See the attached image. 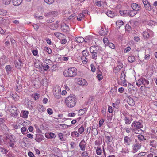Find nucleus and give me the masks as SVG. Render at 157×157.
<instances>
[{
    "label": "nucleus",
    "instance_id": "f704fd0d",
    "mask_svg": "<svg viewBox=\"0 0 157 157\" xmlns=\"http://www.w3.org/2000/svg\"><path fill=\"white\" fill-rule=\"evenodd\" d=\"M137 137L139 140L141 141L146 140L144 138V136L140 134L138 135Z\"/></svg>",
    "mask_w": 157,
    "mask_h": 157
},
{
    "label": "nucleus",
    "instance_id": "338daca9",
    "mask_svg": "<svg viewBox=\"0 0 157 157\" xmlns=\"http://www.w3.org/2000/svg\"><path fill=\"white\" fill-rule=\"evenodd\" d=\"M32 53L34 56H36L38 54V51L37 50H33L32 51Z\"/></svg>",
    "mask_w": 157,
    "mask_h": 157
},
{
    "label": "nucleus",
    "instance_id": "412c9836",
    "mask_svg": "<svg viewBox=\"0 0 157 157\" xmlns=\"http://www.w3.org/2000/svg\"><path fill=\"white\" fill-rule=\"evenodd\" d=\"M23 0H13V4L15 6L20 5L22 2Z\"/></svg>",
    "mask_w": 157,
    "mask_h": 157
},
{
    "label": "nucleus",
    "instance_id": "e2e57ef3",
    "mask_svg": "<svg viewBox=\"0 0 157 157\" xmlns=\"http://www.w3.org/2000/svg\"><path fill=\"white\" fill-rule=\"evenodd\" d=\"M97 77L98 80L99 81L101 80L103 78V77L102 76V75L101 74H98L97 75Z\"/></svg>",
    "mask_w": 157,
    "mask_h": 157
},
{
    "label": "nucleus",
    "instance_id": "423d86ee",
    "mask_svg": "<svg viewBox=\"0 0 157 157\" xmlns=\"http://www.w3.org/2000/svg\"><path fill=\"white\" fill-rule=\"evenodd\" d=\"M131 6L133 10L137 11L138 13L142 9L140 4H137L135 3H132L131 4Z\"/></svg>",
    "mask_w": 157,
    "mask_h": 157
},
{
    "label": "nucleus",
    "instance_id": "6e6552de",
    "mask_svg": "<svg viewBox=\"0 0 157 157\" xmlns=\"http://www.w3.org/2000/svg\"><path fill=\"white\" fill-rule=\"evenodd\" d=\"M10 111L11 114L15 117H17L18 114L17 113V109L15 106H12L10 109Z\"/></svg>",
    "mask_w": 157,
    "mask_h": 157
},
{
    "label": "nucleus",
    "instance_id": "49530a36",
    "mask_svg": "<svg viewBox=\"0 0 157 157\" xmlns=\"http://www.w3.org/2000/svg\"><path fill=\"white\" fill-rule=\"evenodd\" d=\"M125 29L126 31H129L131 29V27L128 24H127L125 27Z\"/></svg>",
    "mask_w": 157,
    "mask_h": 157
},
{
    "label": "nucleus",
    "instance_id": "f03ea898",
    "mask_svg": "<svg viewBox=\"0 0 157 157\" xmlns=\"http://www.w3.org/2000/svg\"><path fill=\"white\" fill-rule=\"evenodd\" d=\"M77 71L75 68L71 67L64 71L63 75L66 77H73L77 75Z\"/></svg>",
    "mask_w": 157,
    "mask_h": 157
},
{
    "label": "nucleus",
    "instance_id": "ddd939ff",
    "mask_svg": "<svg viewBox=\"0 0 157 157\" xmlns=\"http://www.w3.org/2000/svg\"><path fill=\"white\" fill-rule=\"evenodd\" d=\"M79 146L80 149L82 151H84L86 148V144H85L84 140H82L80 143Z\"/></svg>",
    "mask_w": 157,
    "mask_h": 157
},
{
    "label": "nucleus",
    "instance_id": "c03bdc74",
    "mask_svg": "<svg viewBox=\"0 0 157 157\" xmlns=\"http://www.w3.org/2000/svg\"><path fill=\"white\" fill-rule=\"evenodd\" d=\"M84 16V14L82 13H80L79 14L78 16L77 17V19L78 21H81V18H82Z\"/></svg>",
    "mask_w": 157,
    "mask_h": 157
},
{
    "label": "nucleus",
    "instance_id": "1a4fd4ad",
    "mask_svg": "<svg viewBox=\"0 0 157 157\" xmlns=\"http://www.w3.org/2000/svg\"><path fill=\"white\" fill-rule=\"evenodd\" d=\"M16 139V138L14 135L9 134L6 135V139H8L10 140L9 143L15 142Z\"/></svg>",
    "mask_w": 157,
    "mask_h": 157
},
{
    "label": "nucleus",
    "instance_id": "2f4dec72",
    "mask_svg": "<svg viewBox=\"0 0 157 157\" xmlns=\"http://www.w3.org/2000/svg\"><path fill=\"white\" fill-rule=\"evenodd\" d=\"M128 60L129 62L132 63L135 60V58L133 56H130L128 57Z\"/></svg>",
    "mask_w": 157,
    "mask_h": 157
},
{
    "label": "nucleus",
    "instance_id": "69168bd1",
    "mask_svg": "<svg viewBox=\"0 0 157 157\" xmlns=\"http://www.w3.org/2000/svg\"><path fill=\"white\" fill-rule=\"evenodd\" d=\"M131 49V48L130 47L128 46L126 47L124 51V52L125 53H127L130 51Z\"/></svg>",
    "mask_w": 157,
    "mask_h": 157
},
{
    "label": "nucleus",
    "instance_id": "4be33fe9",
    "mask_svg": "<svg viewBox=\"0 0 157 157\" xmlns=\"http://www.w3.org/2000/svg\"><path fill=\"white\" fill-rule=\"evenodd\" d=\"M57 15V12L56 11H52L49 12L48 13V16L49 17H54Z\"/></svg>",
    "mask_w": 157,
    "mask_h": 157
},
{
    "label": "nucleus",
    "instance_id": "6ab92c4d",
    "mask_svg": "<svg viewBox=\"0 0 157 157\" xmlns=\"http://www.w3.org/2000/svg\"><path fill=\"white\" fill-rule=\"evenodd\" d=\"M124 120L125 121V124L128 125L130 124L131 121H132V118L129 119L128 117H125Z\"/></svg>",
    "mask_w": 157,
    "mask_h": 157
},
{
    "label": "nucleus",
    "instance_id": "58836bf2",
    "mask_svg": "<svg viewBox=\"0 0 157 157\" xmlns=\"http://www.w3.org/2000/svg\"><path fill=\"white\" fill-rule=\"evenodd\" d=\"M96 152L97 155H101V148L97 147V149L96 150Z\"/></svg>",
    "mask_w": 157,
    "mask_h": 157
},
{
    "label": "nucleus",
    "instance_id": "393cba45",
    "mask_svg": "<svg viewBox=\"0 0 157 157\" xmlns=\"http://www.w3.org/2000/svg\"><path fill=\"white\" fill-rule=\"evenodd\" d=\"M141 80H142V84L144 85H148L149 84V81L145 78H141Z\"/></svg>",
    "mask_w": 157,
    "mask_h": 157
},
{
    "label": "nucleus",
    "instance_id": "9d476101",
    "mask_svg": "<svg viewBox=\"0 0 157 157\" xmlns=\"http://www.w3.org/2000/svg\"><path fill=\"white\" fill-rule=\"evenodd\" d=\"M53 94L55 97L57 99H60L61 97V90L59 89L55 90L53 91Z\"/></svg>",
    "mask_w": 157,
    "mask_h": 157
},
{
    "label": "nucleus",
    "instance_id": "09e8293b",
    "mask_svg": "<svg viewBox=\"0 0 157 157\" xmlns=\"http://www.w3.org/2000/svg\"><path fill=\"white\" fill-rule=\"evenodd\" d=\"M46 3L48 4H51L54 2V0H44Z\"/></svg>",
    "mask_w": 157,
    "mask_h": 157
},
{
    "label": "nucleus",
    "instance_id": "de8ad7c7",
    "mask_svg": "<svg viewBox=\"0 0 157 157\" xmlns=\"http://www.w3.org/2000/svg\"><path fill=\"white\" fill-rule=\"evenodd\" d=\"M44 49L46 50V52L48 54H51L52 53V51L51 49L48 47H45L44 48Z\"/></svg>",
    "mask_w": 157,
    "mask_h": 157
},
{
    "label": "nucleus",
    "instance_id": "7ed1b4c3",
    "mask_svg": "<svg viewBox=\"0 0 157 157\" xmlns=\"http://www.w3.org/2000/svg\"><path fill=\"white\" fill-rule=\"evenodd\" d=\"M90 52L92 54V59L94 60L97 59V57L99 55V52L98 47L95 46H92L90 48Z\"/></svg>",
    "mask_w": 157,
    "mask_h": 157
},
{
    "label": "nucleus",
    "instance_id": "bf43d9fd",
    "mask_svg": "<svg viewBox=\"0 0 157 157\" xmlns=\"http://www.w3.org/2000/svg\"><path fill=\"white\" fill-rule=\"evenodd\" d=\"M35 140L38 142H39V134H36Z\"/></svg>",
    "mask_w": 157,
    "mask_h": 157
},
{
    "label": "nucleus",
    "instance_id": "680f3d73",
    "mask_svg": "<svg viewBox=\"0 0 157 157\" xmlns=\"http://www.w3.org/2000/svg\"><path fill=\"white\" fill-rule=\"evenodd\" d=\"M73 134H74L75 136H76V137H78L79 136V133L77 131L73 132L72 133L71 135H72Z\"/></svg>",
    "mask_w": 157,
    "mask_h": 157
},
{
    "label": "nucleus",
    "instance_id": "c9c22d12",
    "mask_svg": "<svg viewBox=\"0 0 157 157\" xmlns=\"http://www.w3.org/2000/svg\"><path fill=\"white\" fill-rule=\"evenodd\" d=\"M143 37L145 38H148L149 37L148 33L146 31H144L143 32Z\"/></svg>",
    "mask_w": 157,
    "mask_h": 157
},
{
    "label": "nucleus",
    "instance_id": "4c0bfd02",
    "mask_svg": "<svg viewBox=\"0 0 157 157\" xmlns=\"http://www.w3.org/2000/svg\"><path fill=\"white\" fill-rule=\"evenodd\" d=\"M78 131L79 132V133L82 134L84 131V128L83 126H81L78 130Z\"/></svg>",
    "mask_w": 157,
    "mask_h": 157
},
{
    "label": "nucleus",
    "instance_id": "4468645a",
    "mask_svg": "<svg viewBox=\"0 0 157 157\" xmlns=\"http://www.w3.org/2000/svg\"><path fill=\"white\" fill-rule=\"evenodd\" d=\"M75 41L77 43H82L85 41V40L82 37L79 36L76 37L75 39Z\"/></svg>",
    "mask_w": 157,
    "mask_h": 157
},
{
    "label": "nucleus",
    "instance_id": "603ef678",
    "mask_svg": "<svg viewBox=\"0 0 157 157\" xmlns=\"http://www.w3.org/2000/svg\"><path fill=\"white\" fill-rule=\"evenodd\" d=\"M107 31H103V30H101L99 32V33H100V34L101 35V36H105L107 34Z\"/></svg>",
    "mask_w": 157,
    "mask_h": 157
},
{
    "label": "nucleus",
    "instance_id": "aec40b11",
    "mask_svg": "<svg viewBox=\"0 0 157 157\" xmlns=\"http://www.w3.org/2000/svg\"><path fill=\"white\" fill-rule=\"evenodd\" d=\"M131 141V139L129 138L128 136H125L124 137V141L125 143H127L128 145H130V142Z\"/></svg>",
    "mask_w": 157,
    "mask_h": 157
},
{
    "label": "nucleus",
    "instance_id": "7c9ffc66",
    "mask_svg": "<svg viewBox=\"0 0 157 157\" xmlns=\"http://www.w3.org/2000/svg\"><path fill=\"white\" fill-rule=\"evenodd\" d=\"M150 145L154 148H156L157 146L156 142L155 141V140L151 141L150 142Z\"/></svg>",
    "mask_w": 157,
    "mask_h": 157
},
{
    "label": "nucleus",
    "instance_id": "5fc2aeb1",
    "mask_svg": "<svg viewBox=\"0 0 157 157\" xmlns=\"http://www.w3.org/2000/svg\"><path fill=\"white\" fill-rule=\"evenodd\" d=\"M75 17V14L74 13L72 14L71 16H69L68 17V19L71 20L74 19Z\"/></svg>",
    "mask_w": 157,
    "mask_h": 157
},
{
    "label": "nucleus",
    "instance_id": "f257e3e1",
    "mask_svg": "<svg viewBox=\"0 0 157 157\" xmlns=\"http://www.w3.org/2000/svg\"><path fill=\"white\" fill-rule=\"evenodd\" d=\"M76 98L74 95H71L67 97L65 100V103L69 108H72L76 104Z\"/></svg>",
    "mask_w": 157,
    "mask_h": 157
},
{
    "label": "nucleus",
    "instance_id": "a878e982",
    "mask_svg": "<svg viewBox=\"0 0 157 157\" xmlns=\"http://www.w3.org/2000/svg\"><path fill=\"white\" fill-rule=\"evenodd\" d=\"M71 125H67L64 124H58L57 125V126L59 127V128L61 129H64L67 128V127H70L71 126Z\"/></svg>",
    "mask_w": 157,
    "mask_h": 157
},
{
    "label": "nucleus",
    "instance_id": "39448f33",
    "mask_svg": "<svg viewBox=\"0 0 157 157\" xmlns=\"http://www.w3.org/2000/svg\"><path fill=\"white\" fill-rule=\"evenodd\" d=\"M142 2L144 7L146 10L149 11L154 10V7L151 6L147 0H142Z\"/></svg>",
    "mask_w": 157,
    "mask_h": 157
},
{
    "label": "nucleus",
    "instance_id": "9b49d317",
    "mask_svg": "<svg viewBox=\"0 0 157 157\" xmlns=\"http://www.w3.org/2000/svg\"><path fill=\"white\" fill-rule=\"evenodd\" d=\"M123 65L121 61H117V65L115 67V69L117 71H119L123 67Z\"/></svg>",
    "mask_w": 157,
    "mask_h": 157
},
{
    "label": "nucleus",
    "instance_id": "5701e85b",
    "mask_svg": "<svg viewBox=\"0 0 157 157\" xmlns=\"http://www.w3.org/2000/svg\"><path fill=\"white\" fill-rule=\"evenodd\" d=\"M58 22H56L55 24H52L50 26L51 29H56L58 27Z\"/></svg>",
    "mask_w": 157,
    "mask_h": 157
},
{
    "label": "nucleus",
    "instance_id": "f8f14e48",
    "mask_svg": "<svg viewBox=\"0 0 157 157\" xmlns=\"http://www.w3.org/2000/svg\"><path fill=\"white\" fill-rule=\"evenodd\" d=\"M121 15L123 16H129L128 10H120L119 11Z\"/></svg>",
    "mask_w": 157,
    "mask_h": 157
},
{
    "label": "nucleus",
    "instance_id": "473e14b6",
    "mask_svg": "<svg viewBox=\"0 0 157 157\" xmlns=\"http://www.w3.org/2000/svg\"><path fill=\"white\" fill-rule=\"evenodd\" d=\"M0 151L3 154H6L8 152V151L4 147H0Z\"/></svg>",
    "mask_w": 157,
    "mask_h": 157
},
{
    "label": "nucleus",
    "instance_id": "c756f323",
    "mask_svg": "<svg viewBox=\"0 0 157 157\" xmlns=\"http://www.w3.org/2000/svg\"><path fill=\"white\" fill-rule=\"evenodd\" d=\"M16 91L18 92H19L20 91H21V89L22 88V86L21 85L17 83V84L16 85Z\"/></svg>",
    "mask_w": 157,
    "mask_h": 157
},
{
    "label": "nucleus",
    "instance_id": "ea45409f",
    "mask_svg": "<svg viewBox=\"0 0 157 157\" xmlns=\"http://www.w3.org/2000/svg\"><path fill=\"white\" fill-rule=\"evenodd\" d=\"M125 75L124 73L122 72V73H121V79L122 81H124L125 80Z\"/></svg>",
    "mask_w": 157,
    "mask_h": 157
},
{
    "label": "nucleus",
    "instance_id": "72a5a7b5",
    "mask_svg": "<svg viewBox=\"0 0 157 157\" xmlns=\"http://www.w3.org/2000/svg\"><path fill=\"white\" fill-rule=\"evenodd\" d=\"M116 24V25H118L120 27V26L123 25L124 23L123 21L121 20H118L117 21Z\"/></svg>",
    "mask_w": 157,
    "mask_h": 157
},
{
    "label": "nucleus",
    "instance_id": "13d9d810",
    "mask_svg": "<svg viewBox=\"0 0 157 157\" xmlns=\"http://www.w3.org/2000/svg\"><path fill=\"white\" fill-rule=\"evenodd\" d=\"M58 137L59 139L63 141L62 140L63 139V135L61 133H60L58 134Z\"/></svg>",
    "mask_w": 157,
    "mask_h": 157
},
{
    "label": "nucleus",
    "instance_id": "bb28decb",
    "mask_svg": "<svg viewBox=\"0 0 157 157\" xmlns=\"http://www.w3.org/2000/svg\"><path fill=\"white\" fill-rule=\"evenodd\" d=\"M41 83L44 86H47L48 84L47 79L45 78L43 79Z\"/></svg>",
    "mask_w": 157,
    "mask_h": 157
},
{
    "label": "nucleus",
    "instance_id": "0eeeda50",
    "mask_svg": "<svg viewBox=\"0 0 157 157\" xmlns=\"http://www.w3.org/2000/svg\"><path fill=\"white\" fill-rule=\"evenodd\" d=\"M61 29L63 32L66 33H68L70 30L69 26L64 23L61 25Z\"/></svg>",
    "mask_w": 157,
    "mask_h": 157
},
{
    "label": "nucleus",
    "instance_id": "774afa93",
    "mask_svg": "<svg viewBox=\"0 0 157 157\" xmlns=\"http://www.w3.org/2000/svg\"><path fill=\"white\" fill-rule=\"evenodd\" d=\"M28 155L30 157H35L33 153L30 151L28 152Z\"/></svg>",
    "mask_w": 157,
    "mask_h": 157
},
{
    "label": "nucleus",
    "instance_id": "3c124183",
    "mask_svg": "<svg viewBox=\"0 0 157 157\" xmlns=\"http://www.w3.org/2000/svg\"><path fill=\"white\" fill-rule=\"evenodd\" d=\"M92 132L94 135H96L98 134V131L96 128H93Z\"/></svg>",
    "mask_w": 157,
    "mask_h": 157
},
{
    "label": "nucleus",
    "instance_id": "a19ab883",
    "mask_svg": "<svg viewBox=\"0 0 157 157\" xmlns=\"http://www.w3.org/2000/svg\"><path fill=\"white\" fill-rule=\"evenodd\" d=\"M142 84V80H141V78L139 79L138 82L136 83V84L138 86L140 87Z\"/></svg>",
    "mask_w": 157,
    "mask_h": 157
},
{
    "label": "nucleus",
    "instance_id": "4d7b16f0",
    "mask_svg": "<svg viewBox=\"0 0 157 157\" xmlns=\"http://www.w3.org/2000/svg\"><path fill=\"white\" fill-rule=\"evenodd\" d=\"M43 69L45 71H47L49 68V66L47 64H44L43 66Z\"/></svg>",
    "mask_w": 157,
    "mask_h": 157
},
{
    "label": "nucleus",
    "instance_id": "20e7f679",
    "mask_svg": "<svg viewBox=\"0 0 157 157\" xmlns=\"http://www.w3.org/2000/svg\"><path fill=\"white\" fill-rule=\"evenodd\" d=\"M142 121L140 120H139L138 121H134L133 122L132 124L131 125V127L132 128H133L134 127H136L138 128H139L138 129L135 128L133 129L134 132L136 133H138L137 132L138 131H141L142 130L140 129V128H142L143 127V125L142 124Z\"/></svg>",
    "mask_w": 157,
    "mask_h": 157
},
{
    "label": "nucleus",
    "instance_id": "b1692460",
    "mask_svg": "<svg viewBox=\"0 0 157 157\" xmlns=\"http://www.w3.org/2000/svg\"><path fill=\"white\" fill-rule=\"evenodd\" d=\"M39 94L38 93H35L32 94L31 97L35 100H36L38 99L39 97Z\"/></svg>",
    "mask_w": 157,
    "mask_h": 157
},
{
    "label": "nucleus",
    "instance_id": "a18cd8bd",
    "mask_svg": "<svg viewBox=\"0 0 157 157\" xmlns=\"http://www.w3.org/2000/svg\"><path fill=\"white\" fill-rule=\"evenodd\" d=\"M28 114L29 112L28 111H24L23 113V117L25 118H27Z\"/></svg>",
    "mask_w": 157,
    "mask_h": 157
},
{
    "label": "nucleus",
    "instance_id": "a211bd4d",
    "mask_svg": "<svg viewBox=\"0 0 157 157\" xmlns=\"http://www.w3.org/2000/svg\"><path fill=\"white\" fill-rule=\"evenodd\" d=\"M129 16L130 17H133L138 13L137 11L133 10H128Z\"/></svg>",
    "mask_w": 157,
    "mask_h": 157
},
{
    "label": "nucleus",
    "instance_id": "864d4df0",
    "mask_svg": "<svg viewBox=\"0 0 157 157\" xmlns=\"http://www.w3.org/2000/svg\"><path fill=\"white\" fill-rule=\"evenodd\" d=\"M101 1V0L98 1L96 3V5L98 7H100L102 6Z\"/></svg>",
    "mask_w": 157,
    "mask_h": 157
},
{
    "label": "nucleus",
    "instance_id": "6e6d98bb",
    "mask_svg": "<svg viewBox=\"0 0 157 157\" xmlns=\"http://www.w3.org/2000/svg\"><path fill=\"white\" fill-rule=\"evenodd\" d=\"M47 112L48 113L49 115L52 114L53 113V111L52 109L51 108H48Z\"/></svg>",
    "mask_w": 157,
    "mask_h": 157
},
{
    "label": "nucleus",
    "instance_id": "052dcab7",
    "mask_svg": "<svg viewBox=\"0 0 157 157\" xmlns=\"http://www.w3.org/2000/svg\"><path fill=\"white\" fill-rule=\"evenodd\" d=\"M88 154L86 151H84L82 154L81 155L83 157H86L88 155Z\"/></svg>",
    "mask_w": 157,
    "mask_h": 157
},
{
    "label": "nucleus",
    "instance_id": "79ce46f5",
    "mask_svg": "<svg viewBox=\"0 0 157 157\" xmlns=\"http://www.w3.org/2000/svg\"><path fill=\"white\" fill-rule=\"evenodd\" d=\"M12 96L14 98V99L15 101H16L18 100L19 97L17 95V94H12Z\"/></svg>",
    "mask_w": 157,
    "mask_h": 157
},
{
    "label": "nucleus",
    "instance_id": "8fccbe9b",
    "mask_svg": "<svg viewBox=\"0 0 157 157\" xmlns=\"http://www.w3.org/2000/svg\"><path fill=\"white\" fill-rule=\"evenodd\" d=\"M103 41L104 43L105 44V45H108L109 42L108 40V39L106 37H105L103 39Z\"/></svg>",
    "mask_w": 157,
    "mask_h": 157
},
{
    "label": "nucleus",
    "instance_id": "dca6fc26",
    "mask_svg": "<svg viewBox=\"0 0 157 157\" xmlns=\"http://www.w3.org/2000/svg\"><path fill=\"white\" fill-rule=\"evenodd\" d=\"M78 83L79 85H87V82L85 80L83 79H78Z\"/></svg>",
    "mask_w": 157,
    "mask_h": 157
},
{
    "label": "nucleus",
    "instance_id": "cd10ccee",
    "mask_svg": "<svg viewBox=\"0 0 157 157\" xmlns=\"http://www.w3.org/2000/svg\"><path fill=\"white\" fill-rule=\"evenodd\" d=\"M19 62L18 61H15V67L18 69H20L21 67V62L19 60Z\"/></svg>",
    "mask_w": 157,
    "mask_h": 157
},
{
    "label": "nucleus",
    "instance_id": "37998d69",
    "mask_svg": "<svg viewBox=\"0 0 157 157\" xmlns=\"http://www.w3.org/2000/svg\"><path fill=\"white\" fill-rule=\"evenodd\" d=\"M5 69L6 71L8 72H10L12 69L10 65H9L6 66L5 67Z\"/></svg>",
    "mask_w": 157,
    "mask_h": 157
},
{
    "label": "nucleus",
    "instance_id": "e433bc0d",
    "mask_svg": "<svg viewBox=\"0 0 157 157\" xmlns=\"http://www.w3.org/2000/svg\"><path fill=\"white\" fill-rule=\"evenodd\" d=\"M89 52L87 50H84L82 52V54L84 56H87L89 55Z\"/></svg>",
    "mask_w": 157,
    "mask_h": 157
},
{
    "label": "nucleus",
    "instance_id": "c85d7f7f",
    "mask_svg": "<svg viewBox=\"0 0 157 157\" xmlns=\"http://www.w3.org/2000/svg\"><path fill=\"white\" fill-rule=\"evenodd\" d=\"M114 13L111 11H109L106 13V15L111 18H113L114 16Z\"/></svg>",
    "mask_w": 157,
    "mask_h": 157
},
{
    "label": "nucleus",
    "instance_id": "2eb2a0df",
    "mask_svg": "<svg viewBox=\"0 0 157 157\" xmlns=\"http://www.w3.org/2000/svg\"><path fill=\"white\" fill-rule=\"evenodd\" d=\"M141 147V145L139 143H136L133 146V150L135 151H136L139 149Z\"/></svg>",
    "mask_w": 157,
    "mask_h": 157
},
{
    "label": "nucleus",
    "instance_id": "f3484780",
    "mask_svg": "<svg viewBox=\"0 0 157 157\" xmlns=\"http://www.w3.org/2000/svg\"><path fill=\"white\" fill-rule=\"evenodd\" d=\"M128 102H129V104L132 106H134L135 104V103L132 98L130 96H128Z\"/></svg>",
    "mask_w": 157,
    "mask_h": 157
},
{
    "label": "nucleus",
    "instance_id": "0e129e2a",
    "mask_svg": "<svg viewBox=\"0 0 157 157\" xmlns=\"http://www.w3.org/2000/svg\"><path fill=\"white\" fill-rule=\"evenodd\" d=\"M111 136H106V137L108 139V142H110L112 141V140L111 139Z\"/></svg>",
    "mask_w": 157,
    "mask_h": 157
}]
</instances>
